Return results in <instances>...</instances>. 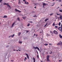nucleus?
Wrapping results in <instances>:
<instances>
[{"instance_id":"1","label":"nucleus","mask_w":62,"mask_h":62,"mask_svg":"<svg viewBox=\"0 0 62 62\" xmlns=\"http://www.w3.org/2000/svg\"><path fill=\"white\" fill-rule=\"evenodd\" d=\"M4 5H7L8 7L9 8H10V9L11 8V7L10 6H9V5L8 4V3H4Z\"/></svg>"},{"instance_id":"2","label":"nucleus","mask_w":62,"mask_h":62,"mask_svg":"<svg viewBox=\"0 0 62 62\" xmlns=\"http://www.w3.org/2000/svg\"><path fill=\"white\" fill-rule=\"evenodd\" d=\"M33 48L35 49H37L38 50V51H40L39 48L38 47H35V46H33Z\"/></svg>"},{"instance_id":"3","label":"nucleus","mask_w":62,"mask_h":62,"mask_svg":"<svg viewBox=\"0 0 62 62\" xmlns=\"http://www.w3.org/2000/svg\"><path fill=\"white\" fill-rule=\"evenodd\" d=\"M50 58V56L49 55H47L46 56V61H50V60L49 58Z\"/></svg>"},{"instance_id":"4","label":"nucleus","mask_w":62,"mask_h":62,"mask_svg":"<svg viewBox=\"0 0 62 62\" xmlns=\"http://www.w3.org/2000/svg\"><path fill=\"white\" fill-rule=\"evenodd\" d=\"M53 32L56 35H57L58 34V32L54 30V31Z\"/></svg>"},{"instance_id":"5","label":"nucleus","mask_w":62,"mask_h":62,"mask_svg":"<svg viewBox=\"0 0 62 62\" xmlns=\"http://www.w3.org/2000/svg\"><path fill=\"white\" fill-rule=\"evenodd\" d=\"M62 42L61 41H60L57 44V46H59V45H60L62 44Z\"/></svg>"},{"instance_id":"6","label":"nucleus","mask_w":62,"mask_h":62,"mask_svg":"<svg viewBox=\"0 0 62 62\" xmlns=\"http://www.w3.org/2000/svg\"><path fill=\"white\" fill-rule=\"evenodd\" d=\"M15 11H16V12H21V11L17 9L16 8L15 9Z\"/></svg>"},{"instance_id":"7","label":"nucleus","mask_w":62,"mask_h":62,"mask_svg":"<svg viewBox=\"0 0 62 62\" xmlns=\"http://www.w3.org/2000/svg\"><path fill=\"white\" fill-rule=\"evenodd\" d=\"M48 4H46L45 3H43V8H44V6H46V5H48Z\"/></svg>"},{"instance_id":"8","label":"nucleus","mask_w":62,"mask_h":62,"mask_svg":"<svg viewBox=\"0 0 62 62\" xmlns=\"http://www.w3.org/2000/svg\"><path fill=\"white\" fill-rule=\"evenodd\" d=\"M15 22H14V23H13L12 24V26H11V27L12 28V27H13V26L14 25V24H15Z\"/></svg>"},{"instance_id":"9","label":"nucleus","mask_w":62,"mask_h":62,"mask_svg":"<svg viewBox=\"0 0 62 62\" xmlns=\"http://www.w3.org/2000/svg\"><path fill=\"white\" fill-rule=\"evenodd\" d=\"M25 54L27 55L28 59H29V56H28V55L27 54Z\"/></svg>"},{"instance_id":"10","label":"nucleus","mask_w":62,"mask_h":62,"mask_svg":"<svg viewBox=\"0 0 62 62\" xmlns=\"http://www.w3.org/2000/svg\"><path fill=\"white\" fill-rule=\"evenodd\" d=\"M33 59L34 60L33 62H35L36 61V60H35V58L34 57H33Z\"/></svg>"},{"instance_id":"11","label":"nucleus","mask_w":62,"mask_h":62,"mask_svg":"<svg viewBox=\"0 0 62 62\" xmlns=\"http://www.w3.org/2000/svg\"><path fill=\"white\" fill-rule=\"evenodd\" d=\"M60 20H62V16H60Z\"/></svg>"},{"instance_id":"12","label":"nucleus","mask_w":62,"mask_h":62,"mask_svg":"<svg viewBox=\"0 0 62 62\" xmlns=\"http://www.w3.org/2000/svg\"><path fill=\"white\" fill-rule=\"evenodd\" d=\"M59 37H60V38L61 39H62V36L60 34L59 35Z\"/></svg>"},{"instance_id":"13","label":"nucleus","mask_w":62,"mask_h":62,"mask_svg":"<svg viewBox=\"0 0 62 62\" xmlns=\"http://www.w3.org/2000/svg\"><path fill=\"white\" fill-rule=\"evenodd\" d=\"M24 4H28L29 3L28 2H26V1H25Z\"/></svg>"},{"instance_id":"14","label":"nucleus","mask_w":62,"mask_h":62,"mask_svg":"<svg viewBox=\"0 0 62 62\" xmlns=\"http://www.w3.org/2000/svg\"><path fill=\"white\" fill-rule=\"evenodd\" d=\"M21 32H19L18 33V35L19 36H20V35H21Z\"/></svg>"},{"instance_id":"15","label":"nucleus","mask_w":62,"mask_h":62,"mask_svg":"<svg viewBox=\"0 0 62 62\" xmlns=\"http://www.w3.org/2000/svg\"><path fill=\"white\" fill-rule=\"evenodd\" d=\"M8 16H7L6 15L4 16L3 17V18H7Z\"/></svg>"},{"instance_id":"16","label":"nucleus","mask_w":62,"mask_h":62,"mask_svg":"<svg viewBox=\"0 0 62 62\" xmlns=\"http://www.w3.org/2000/svg\"><path fill=\"white\" fill-rule=\"evenodd\" d=\"M48 20L49 19H46L45 20V22L47 21H48Z\"/></svg>"},{"instance_id":"17","label":"nucleus","mask_w":62,"mask_h":62,"mask_svg":"<svg viewBox=\"0 0 62 62\" xmlns=\"http://www.w3.org/2000/svg\"><path fill=\"white\" fill-rule=\"evenodd\" d=\"M46 36H48V37H49L50 36V35H49V34L47 33L46 34Z\"/></svg>"},{"instance_id":"18","label":"nucleus","mask_w":62,"mask_h":62,"mask_svg":"<svg viewBox=\"0 0 62 62\" xmlns=\"http://www.w3.org/2000/svg\"><path fill=\"white\" fill-rule=\"evenodd\" d=\"M14 34H13V35H11V37L12 38H13V37H14Z\"/></svg>"},{"instance_id":"19","label":"nucleus","mask_w":62,"mask_h":62,"mask_svg":"<svg viewBox=\"0 0 62 62\" xmlns=\"http://www.w3.org/2000/svg\"><path fill=\"white\" fill-rule=\"evenodd\" d=\"M60 25H61V23L59 22V23L58 25H59V26H60Z\"/></svg>"},{"instance_id":"20","label":"nucleus","mask_w":62,"mask_h":62,"mask_svg":"<svg viewBox=\"0 0 62 62\" xmlns=\"http://www.w3.org/2000/svg\"><path fill=\"white\" fill-rule=\"evenodd\" d=\"M18 1H19L18 4H20L21 3V2H20L21 1L20 0H18Z\"/></svg>"},{"instance_id":"21","label":"nucleus","mask_w":62,"mask_h":62,"mask_svg":"<svg viewBox=\"0 0 62 62\" xmlns=\"http://www.w3.org/2000/svg\"><path fill=\"white\" fill-rule=\"evenodd\" d=\"M19 43H20V44H21V43H22V42L21 41H19Z\"/></svg>"},{"instance_id":"22","label":"nucleus","mask_w":62,"mask_h":62,"mask_svg":"<svg viewBox=\"0 0 62 62\" xmlns=\"http://www.w3.org/2000/svg\"><path fill=\"white\" fill-rule=\"evenodd\" d=\"M60 28H61L60 27H59V28H58V30H60Z\"/></svg>"},{"instance_id":"23","label":"nucleus","mask_w":62,"mask_h":62,"mask_svg":"<svg viewBox=\"0 0 62 62\" xmlns=\"http://www.w3.org/2000/svg\"><path fill=\"white\" fill-rule=\"evenodd\" d=\"M60 31L61 32H62V27L61 28Z\"/></svg>"},{"instance_id":"24","label":"nucleus","mask_w":62,"mask_h":62,"mask_svg":"<svg viewBox=\"0 0 62 62\" xmlns=\"http://www.w3.org/2000/svg\"><path fill=\"white\" fill-rule=\"evenodd\" d=\"M17 19L18 20V21H20V18L19 17H18Z\"/></svg>"},{"instance_id":"25","label":"nucleus","mask_w":62,"mask_h":62,"mask_svg":"<svg viewBox=\"0 0 62 62\" xmlns=\"http://www.w3.org/2000/svg\"><path fill=\"white\" fill-rule=\"evenodd\" d=\"M23 18L24 20H25V19L26 18V17H23Z\"/></svg>"},{"instance_id":"26","label":"nucleus","mask_w":62,"mask_h":62,"mask_svg":"<svg viewBox=\"0 0 62 62\" xmlns=\"http://www.w3.org/2000/svg\"><path fill=\"white\" fill-rule=\"evenodd\" d=\"M34 17H37V16L36 15H35L34 16H33Z\"/></svg>"},{"instance_id":"27","label":"nucleus","mask_w":62,"mask_h":62,"mask_svg":"<svg viewBox=\"0 0 62 62\" xmlns=\"http://www.w3.org/2000/svg\"><path fill=\"white\" fill-rule=\"evenodd\" d=\"M54 24H55V23H54L53 24V26H54Z\"/></svg>"},{"instance_id":"28","label":"nucleus","mask_w":62,"mask_h":62,"mask_svg":"<svg viewBox=\"0 0 62 62\" xmlns=\"http://www.w3.org/2000/svg\"><path fill=\"white\" fill-rule=\"evenodd\" d=\"M27 26H30V24L29 23L28 24Z\"/></svg>"},{"instance_id":"29","label":"nucleus","mask_w":62,"mask_h":62,"mask_svg":"<svg viewBox=\"0 0 62 62\" xmlns=\"http://www.w3.org/2000/svg\"><path fill=\"white\" fill-rule=\"evenodd\" d=\"M55 28H57V27H58V26H55Z\"/></svg>"},{"instance_id":"30","label":"nucleus","mask_w":62,"mask_h":62,"mask_svg":"<svg viewBox=\"0 0 62 62\" xmlns=\"http://www.w3.org/2000/svg\"><path fill=\"white\" fill-rule=\"evenodd\" d=\"M59 10L60 12H62V10L60 9Z\"/></svg>"},{"instance_id":"31","label":"nucleus","mask_w":62,"mask_h":62,"mask_svg":"<svg viewBox=\"0 0 62 62\" xmlns=\"http://www.w3.org/2000/svg\"><path fill=\"white\" fill-rule=\"evenodd\" d=\"M44 45H45V46H47V45H48V44H44Z\"/></svg>"},{"instance_id":"32","label":"nucleus","mask_w":62,"mask_h":62,"mask_svg":"<svg viewBox=\"0 0 62 62\" xmlns=\"http://www.w3.org/2000/svg\"><path fill=\"white\" fill-rule=\"evenodd\" d=\"M50 33H51L52 34H53V33L52 31H50Z\"/></svg>"},{"instance_id":"33","label":"nucleus","mask_w":62,"mask_h":62,"mask_svg":"<svg viewBox=\"0 0 62 62\" xmlns=\"http://www.w3.org/2000/svg\"><path fill=\"white\" fill-rule=\"evenodd\" d=\"M37 57L38 59L39 58V55L38 54L37 55Z\"/></svg>"},{"instance_id":"34","label":"nucleus","mask_w":62,"mask_h":62,"mask_svg":"<svg viewBox=\"0 0 62 62\" xmlns=\"http://www.w3.org/2000/svg\"><path fill=\"white\" fill-rule=\"evenodd\" d=\"M29 32V31H27V30L26 31V33H27V32Z\"/></svg>"},{"instance_id":"35","label":"nucleus","mask_w":62,"mask_h":62,"mask_svg":"<svg viewBox=\"0 0 62 62\" xmlns=\"http://www.w3.org/2000/svg\"><path fill=\"white\" fill-rule=\"evenodd\" d=\"M36 52L37 54H39V53H38V51H37V50L36 51Z\"/></svg>"},{"instance_id":"36","label":"nucleus","mask_w":62,"mask_h":62,"mask_svg":"<svg viewBox=\"0 0 62 62\" xmlns=\"http://www.w3.org/2000/svg\"><path fill=\"white\" fill-rule=\"evenodd\" d=\"M29 23H33V22H32V21H30L29 22Z\"/></svg>"},{"instance_id":"37","label":"nucleus","mask_w":62,"mask_h":62,"mask_svg":"<svg viewBox=\"0 0 62 62\" xmlns=\"http://www.w3.org/2000/svg\"><path fill=\"white\" fill-rule=\"evenodd\" d=\"M47 23H46V25H45L44 27H46V25H47Z\"/></svg>"},{"instance_id":"38","label":"nucleus","mask_w":62,"mask_h":62,"mask_svg":"<svg viewBox=\"0 0 62 62\" xmlns=\"http://www.w3.org/2000/svg\"><path fill=\"white\" fill-rule=\"evenodd\" d=\"M24 59H25V60H26L27 59V58L26 57H25V58Z\"/></svg>"},{"instance_id":"39","label":"nucleus","mask_w":62,"mask_h":62,"mask_svg":"<svg viewBox=\"0 0 62 62\" xmlns=\"http://www.w3.org/2000/svg\"><path fill=\"white\" fill-rule=\"evenodd\" d=\"M51 53H50V54H52V51H51Z\"/></svg>"},{"instance_id":"40","label":"nucleus","mask_w":62,"mask_h":62,"mask_svg":"<svg viewBox=\"0 0 62 62\" xmlns=\"http://www.w3.org/2000/svg\"><path fill=\"white\" fill-rule=\"evenodd\" d=\"M52 15H53V14H51L50 15V16H51Z\"/></svg>"},{"instance_id":"41","label":"nucleus","mask_w":62,"mask_h":62,"mask_svg":"<svg viewBox=\"0 0 62 62\" xmlns=\"http://www.w3.org/2000/svg\"><path fill=\"white\" fill-rule=\"evenodd\" d=\"M62 0H60L59 1V2H62Z\"/></svg>"},{"instance_id":"42","label":"nucleus","mask_w":62,"mask_h":62,"mask_svg":"<svg viewBox=\"0 0 62 62\" xmlns=\"http://www.w3.org/2000/svg\"><path fill=\"white\" fill-rule=\"evenodd\" d=\"M23 2H26L25 1V0H23Z\"/></svg>"},{"instance_id":"43","label":"nucleus","mask_w":62,"mask_h":62,"mask_svg":"<svg viewBox=\"0 0 62 62\" xmlns=\"http://www.w3.org/2000/svg\"><path fill=\"white\" fill-rule=\"evenodd\" d=\"M3 1V0H0V3L1 2V1Z\"/></svg>"},{"instance_id":"44","label":"nucleus","mask_w":62,"mask_h":62,"mask_svg":"<svg viewBox=\"0 0 62 62\" xmlns=\"http://www.w3.org/2000/svg\"><path fill=\"white\" fill-rule=\"evenodd\" d=\"M61 27H62V23L61 25Z\"/></svg>"},{"instance_id":"45","label":"nucleus","mask_w":62,"mask_h":62,"mask_svg":"<svg viewBox=\"0 0 62 62\" xmlns=\"http://www.w3.org/2000/svg\"><path fill=\"white\" fill-rule=\"evenodd\" d=\"M57 15H60V14H57Z\"/></svg>"},{"instance_id":"46","label":"nucleus","mask_w":62,"mask_h":62,"mask_svg":"<svg viewBox=\"0 0 62 62\" xmlns=\"http://www.w3.org/2000/svg\"><path fill=\"white\" fill-rule=\"evenodd\" d=\"M59 61H62V60H59Z\"/></svg>"},{"instance_id":"47","label":"nucleus","mask_w":62,"mask_h":62,"mask_svg":"<svg viewBox=\"0 0 62 62\" xmlns=\"http://www.w3.org/2000/svg\"><path fill=\"white\" fill-rule=\"evenodd\" d=\"M13 51H16V50H15V49H13Z\"/></svg>"},{"instance_id":"48","label":"nucleus","mask_w":62,"mask_h":62,"mask_svg":"<svg viewBox=\"0 0 62 62\" xmlns=\"http://www.w3.org/2000/svg\"><path fill=\"white\" fill-rule=\"evenodd\" d=\"M32 13H34V12H34V11H32Z\"/></svg>"},{"instance_id":"49","label":"nucleus","mask_w":62,"mask_h":62,"mask_svg":"<svg viewBox=\"0 0 62 62\" xmlns=\"http://www.w3.org/2000/svg\"><path fill=\"white\" fill-rule=\"evenodd\" d=\"M59 8V7H58V8H57V9H58V8Z\"/></svg>"},{"instance_id":"50","label":"nucleus","mask_w":62,"mask_h":62,"mask_svg":"<svg viewBox=\"0 0 62 62\" xmlns=\"http://www.w3.org/2000/svg\"><path fill=\"white\" fill-rule=\"evenodd\" d=\"M49 45H52V44H49Z\"/></svg>"},{"instance_id":"51","label":"nucleus","mask_w":62,"mask_h":62,"mask_svg":"<svg viewBox=\"0 0 62 62\" xmlns=\"http://www.w3.org/2000/svg\"><path fill=\"white\" fill-rule=\"evenodd\" d=\"M40 33H42V32H41V31H40Z\"/></svg>"},{"instance_id":"52","label":"nucleus","mask_w":62,"mask_h":62,"mask_svg":"<svg viewBox=\"0 0 62 62\" xmlns=\"http://www.w3.org/2000/svg\"><path fill=\"white\" fill-rule=\"evenodd\" d=\"M35 8H36V6H35V7H34Z\"/></svg>"},{"instance_id":"53","label":"nucleus","mask_w":62,"mask_h":62,"mask_svg":"<svg viewBox=\"0 0 62 62\" xmlns=\"http://www.w3.org/2000/svg\"><path fill=\"white\" fill-rule=\"evenodd\" d=\"M18 50H19V51H20V52L21 51V50H19V49H18Z\"/></svg>"},{"instance_id":"54","label":"nucleus","mask_w":62,"mask_h":62,"mask_svg":"<svg viewBox=\"0 0 62 62\" xmlns=\"http://www.w3.org/2000/svg\"><path fill=\"white\" fill-rule=\"evenodd\" d=\"M10 37H11V36H9V37H8V38H10Z\"/></svg>"},{"instance_id":"55","label":"nucleus","mask_w":62,"mask_h":62,"mask_svg":"<svg viewBox=\"0 0 62 62\" xmlns=\"http://www.w3.org/2000/svg\"><path fill=\"white\" fill-rule=\"evenodd\" d=\"M36 34H35V33L34 34V36H35Z\"/></svg>"},{"instance_id":"56","label":"nucleus","mask_w":62,"mask_h":62,"mask_svg":"<svg viewBox=\"0 0 62 62\" xmlns=\"http://www.w3.org/2000/svg\"><path fill=\"white\" fill-rule=\"evenodd\" d=\"M11 61H12V62H13V61L11 60Z\"/></svg>"},{"instance_id":"57","label":"nucleus","mask_w":62,"mask_h":62,"mask_svg":"<svg viewBox=\"0 0 62 62\" xmlns=\"http://www.w3.org/2000/svg\"><path fill=\"white\" fill-rule=\"evenodd\" d=\"M16 51H17V52H18V50H16Z\"/></svg>"},{"instance_id":"58","label":"nucleus","mask_w":62,"mask_h":62,"mask_svg":"<svg viewBox=\"0 0 62 62\" xmlns=\"http://www.w3.org/2000/svg\"><path fill=\"white\" fill-rule=\"evenodd\" d=\"M6 47H8V46H7Z\"/></svg>"},{"instance_id":"59","label":"nucleus","mask_w":62,"mask_h":62,"mask_svg":"<svg viewBox=\"0 0 62 62\" xmlns=\"http://www.w3.org/2000/svg\"><path fill=\"white\" fill-rule=\"evenodd\" d=\"M54 1V0H53V1Z\"/></svg>"},{"instance_id":"60","label":"nucleus","mask_w":62,"mask_h":62,"mask_svg":"<svg viewBox=\"0 0 62 62\" xmlns=\"http://www.w3.org/2000/svg\"><path fill=\"white\" fill-rule=\"evenodd\" d=\"M25 60H25V59H24V61H25Z\"/></svg>"},{"instance_id":"61","label":"nucleus","mask_w":62,"mask_h":62,"mask_svg":"<svg viewBox=\"0 0 62 62\" xmlns=\"http://www.w3.org/2000/svg\"><path fill=\"white\" fill-rule=\"evenodd\" d=\"M38 0L39 1H41V0Z\"/></svg>"},{"instance_id":"62","label":"nucleus","mask_w":62,"mask_h":62,"mask_svg":"<svg viewBox=\"0 0 62 62\" xmlns=\"http://www.w3.org/2000/svg\"><path fill=\"white\" fill-rule=\"evenodd\" d=\"M40 61H41V62H42V61H41V60H40Z\"/></svg>"},{"instance_id":"63","label":"nucleus","mask_w":62,"mask_h":62,"mask_svg":"<svg viewBox=\"0 0 62 62\" xmlns=\"http://www.w3.org/2000/svg\"><path fill=\"white\" fill-rule=\"evenodd\" d=\"M34 6H36V4H35V5H34Z\"/></svg>"},{"instance_id":"64","label":"nucleus","mask_w":62,"mask_h":62,"mask_svg":"<svg viewBox=\"0 0 62 62\" xmlns=\"http://www.w3.org/2000/svg\"><path fill=\"white\" fill-rule=\"evenodd\" d=\"M61 6H62V4H61Z\"/></svg>"}]
</instances>
